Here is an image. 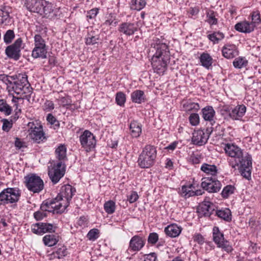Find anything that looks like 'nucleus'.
Returning <instances> with one entry per match:
<instances>
[{"label": "nucleus", "instance_id": "1", "mask_svg": "<svg viewBox=\"0 0 261 261\" xmlns=\"http://www.w3.org/2000/svg\"><path fill=\"white\" fill-rule=\"evenodd\" d=\"M149 52L154 53L151 59V65L155 72L163 74L167 69L170 54L168 46L163 40L155 38L151 42Z\"/></svg>", "mask_w": 261, "mask_h": 261}, {"label": "nucleus", "instance_id": "2", "mask_svg": "<svg viewBox=\"0 0 261 261\" xmlns=\"http://www.w3.org/2000/svg\"><path fill=\"white\" fill-rule=\"evenodd\" d=\"M224 150L229 156L234 159L235 164L232 165V167L238 166L241 175L249 179L251 177L252 169L251 156L248 153L244 155L240 147L233 144H227Z\"/></svg>", "mask_w": 261, "mask_h": 261}, {"label": "nucleus", "instance_id": "3", "mask_svg": "<svg viewBox=\"0 0 261 261\" xmlns=\"http://www.w3.org/2000/svg\"><path fill=\"white\" fill-rule=\"evenodd\" d=\"M75 189L71 185H66L62 187L60 193L50 201V213H62L68 206Z\"/></svg>", "mask_w": 261, "mask_h": 261}, {"label": "nucleus", "instance_id": "4", "mask_svg": "<svg viewBox=\"0 0 261 261\" xmlns=\"http://www.w3.org/2000/svg\"><path fill=\"white\" fill-rule=\"evenodd\" d=\"M58 229L56 226L50 224V247L57 245L56 247L50 249V260L56 258H61L66 255V249L61 243V237L58 232L55 233Z\"/></svg>", "mask_w": 261, "mask_h": 261}, {"label": "nucleus", "instance_id": "5", "mask_svg": "<svg viewBox=\"0 0 261 261\" xmlns=\"http://www.w3.org/2000/svg\"><path fill=\"white\" fill-rule=\"evenodd\" d=\"M156 156L155 148L152 145H146L139 155L138 164L142 168H149L154 164Z\"/></svg>", "mask_w": 261, "mask_h": 261}, {"label": "nucleus", "instance_id": "6", "mask_svg": "<svg viewBox=\"0 0 261 261\" xmlns=\"http://www.w3.org/2000/svg\"><path fill=\"white\" fill-rule=\"evenodd\" d=\"M20 191L16 188H7L0 193V205L17 202L20 197Z\"/></svg>", "mask_w": 261, "mask_h": 261}, {"label": "nucleus", "instance_id": "7", "mask_svg": "<svg viewBox=\"0 0 261 261\" xmlns=\"http://www.w3.org/2000/svg\"><path fill=\"white\" fill-rule=\"evenodd\" d=\"M24 178L25 185L29 191L39 193L43 190V181L39 176L31 173L26 175Z\"/></svg>", "mask_w": 261, "mask_h": 261}, {"label": "nucleus", "instance_id": "8", "mask_svg": "<svg viewBox=\"0 0 261 261\" xmlns=\"http://www.w3.org/2000/svg\"><path fill=\"white\" fill-rule=\"evenodd\" d=\"M34 40L35 47L32 51V56L34 58H46L47 48L44 40L40 35H36Z\"/></svg>", "mask_w": 261, "mask_h": 261}, {"label": "nucleus", "instance_id": "9", "mask_svg": "<svg viewBox=\"0 0 261 261\" xmlns=\"http://www.w3.org/2000/svg\"><path fill=\"white\" fill-rule=\"evenodd\" d=\"M79 139L82 147L87 152L93 149L96 145L95 137L89 130H85Z\"/></svg>", "mask_w": 261, "mask_h": 261}, {"label": "nucleus", "instance_id": "10", "mask_svg": "<svg viewBox=\"0 0 261 261\" xmlns=\"http://www.w3.org/2000/svg\"><path fill=\"white\" fill-rule=\"evenodd\" d=\"M213 240L219 248H222L224 251L229 253L232 250V246L229 243L224 240V235L221 233L218 227L213 228Z\"/></svg>", "mask_w": 261, "mask_h": 261}, {"label": "nucleus", "instance_id": "11", "mask_svg": "<svg viewBox=\"0 0 261 261\" xmlns=\"http://www.w3.org/2000/svg\"><path fill=\"white\" fill-rule=\"evenodd\" d=\"M12 85L13 90L16 94L20 95L21 98L30 101L32 94V89L30 88V85L21 84L19 82L15 81Z\"/></svg>", "mask_w": 261, "mask_h": 261}, {"label": "nucleus", "instance_id": "12", "mask_svg": "<svg viewBox=\"0 0 261 261\" xmlns=\"http://www.w3.org/2000/svg\"><path fill=\"white\" fill-rule=\"evenodd\" d=\"M22 40L19 38L15 40L14 43L7 46L5 49L6 55L10 59L16 61L19 60L20 57V48Z\"/></svg>", "mask_w": 261, "mask_h": 261}, {"label": "nucleus", "instance_id": "13", "mask_svg": "<svg viewBox=\"0 0 261 261\" xmlns=\"http://www.w3.org/2000/svg\"><path fill=\"white\" fill-rule=\"evenodd\" d=\"M201 187L210 193H216L220 191L221 184L214 177H204L202 179Z\"/></svg>", "mask_w": 261, "mask_h": 261}, {"label": "nucleus", "instance_id": "14", "mask_svg": "<svg viewBox=\"0 0 261 261\" xmlns=\"http://www.w3.org/2000/svg\"><path fill=\"white\" fill-rule=\"evenodd\" d=\"M28 126L31 131L29 133V136L31 139L37 143H40L41 141L45 138L41 125L38 123L35 124L34 122H29Z\"/></svg>", "mask_w": 261, "mask_h": 261}, {"label": "nucleus", "instance_id": "15", "mask_svg": "<svg viewBox=\"0 0 261 261\" xmlns=\"http://www.w3.org/2000/svg\"><path fill=\"white\" fill-rule=\"evenodd\" d=\"M65 171L66 165L65 163L58 162L53 167V173L50 176V179L54 184H57L64 176Z\"/></svg>", "mask_w": 261, "mask_h": 261}, {"label": "nucleus", "instance_id": "16", "mask_svg": "<svg viewBox=\"0 0 261 261\" xmlns=\"http://www.w3.org/2000/svg\"><path fill=\"white\" fill-rule=\"evenodd\" d=\"M24 5L30 12L42 14L46 11L42 0H25Z\"/></svg>", "mask_w": 261, "mask_h": 261}, {"label": "nucleus", "instance_id": "17", "mask_svg": "<svg viewBox=\"0 0 261 261\" xmlns=\"http://www.w3.org/2000/svg\"><path fill=\"white\" fill-rule=\"evenodd\" d=\"M208 133L206 134L203 130L199 129L195 131L193 134L192 138V142L194 144L199 146L202 145L206 143L208 138Z\"/></svg>", "mask_w": 261, "mask_h": 261}, {"label": "nucleus", "instance_id": "18", "mask_svg": "<svg viewBox=\"0 0 261 261\" xmlns=\"http://www.w3.org/2000/svg\"><path fill=\"white\" fill-rule=\"evenodd\" d=\"M246 112V107L244 105H240L229 111V116L233 120H241Z\"/></svg>", "mask_w": 261, "mask_h": 261}, {"label": "nucleus", "instance_id": "19", "mask_svg": "<svg viewBox=\"0 0 261 261\" xmlns=\"http://www.w3.org/2000/svg\"><path fill=\"white\" fill-rule=\"evenodd\" d=\"M144 244V240L142 237L135 236L130 240L129 247L133 251H139L143 247Z\"/></svg>", "mask_w": 261, "mask_h": 261}, {"label": "nucleus", "instance_id": "20", "mask_svg": "<svg viewBox=\"0 0 261 261\" xmlns=\"http://www.w3.org/2000/svg\"><path fill=\"white\" fill-rule=\"evenodd\" d=\"M234 29L238 32L244 33H249L253 32L254 30L252 24L246 20L242 21L237 23Z\"/></svg>", "mask_w": 261, "mask_h": 261}, {"label": "nucleus", "instance_id": "21", "mask_svg": "<svg viewBox=\"0 0 261 261\" xmlns=\"http://www.w3.org/2000/svg\"><path fill=\"white\" fill-rule=\"evenodd\" d=\"M136 24L130 22H124L120 25L119 31L124 34L130 36L137 31Z\"/></svg>", "mask_w": 261, "mask_h": 261}, {"label": "nucleus", "instance_id": "22", "mask_svg": "<svg viewBox=\"0 0 261 261\" xmlns=\"http://www.w3.org/2000/svg\"><path fill=\"white\" fill-rule=\"evenodd\" d=\"M223 57L226 59H232L238 55L236 46L233 44L224 45L222 49Z\"/></svg>", "mask_w": 261, "mask_h": 261}, {"label": "nucleus", "instance_id": "23", "mask_svg": "<svg viewBox=\"0 0 261 261\" xmlns=\"http://www.w3.org/2000/svg\"><path fill=\"white\" fill-rule=\"evenodd\" d=\"M31 229L34 233L43 235L49 231V223L39 222L34 224L31 226Z\"/></svg>", "mask_w": 261, "mask_h": 261}, {"label": "nucleus", "instance_id": "24", "mask_svg": "<svg viewBox=\"0 0 261 261\" xmlns=\"http://www.w3.org/2000/svg\"><path fill=\"white\" fill-rule=\"evenodd\" d=\"M55 153L56 158L59 161V162L65 163V161L67 160V147L65 144H59L56 148Z\"/></svg>", "mask_w": 261, "mask_h": 261}, {"label": "nucleus", "instance_id": "25", "mask_svg": "<svg viewBox=\"0 0 261 261\" xmlns=\"http://www.w3.org/2000/svg\"><path fill=\"white\" fill-rule=\"evenodd\" d=\"M10 11V7L5 5L0 6V22L1 23L9 22Z\"/></svg>", "mask_w": 261, "mask_h": 261}, {"label": "nucleus", "instance_id": "26", "mask_svg": "<svg viewBox=\"0 0 261 261\" xmlns=\"http://www.w3.org/2000/svg\"><path fill=\"white\" fill-rule=\"evenodd\" d=\"M181 231V228L176 224L168 225L164 230L165 233L171 238H175L179 236Z\"/></svg>", "mask_w": 261, "mask_h": 261}, {"label": "nucleus", "instance_id": "27", "mask_svg": "<svg viewBox=\"0 0 261 261\" xmlns=\"http://www.w3.org/2000/svg\"><path fill=\"white\" fill-rule=\"evenodd\" d=\"M202 117L205 121H208L212 123L214 117L215 115V111L212 106H206L202 110Z\"/></svg>", "mask_w": 261, "mask_h": 261}, {"label": "nucleus", "instance_id": "28", "mask_svg": "<svg viewBox=\"0 0 261 261\" xmlns=\"http://www.w3.org/2000/svg\"><path fill=\"white\" fill-rule=\"evenodd\" d=\"M212 205V203L210 201H204L198 208V211L205 217H210L214 210Z\"/></svg>", "mask_w": 261, "mask_h": 261}, {"label": "nucleus", "instance_id": "29", "mask_svg": "<svg viewBox=\"0 0 261 261\" xmlns=\"http://www.w3.org/2000/svg\"><path fill=\"white\" fill-rule=\"evenodd\" d=\"M200 62L202 66L209 69L212 66L213 58L208 53H203L199 57Z\"/></svg>", "mask_w": 261, "mask_h": 261}, {"label": "nucleus", "instance_id": "30", "mask_svg": "<svg viewBox=\"0 0 261 261\" xmlns=\"http://www.w3.org/2000/svg\"><path fill=\"white\" fill-rule=\"evenodd\" d=\"M129 128L133 137L137 138L140 136L142 129L141 125L138 122L136 121H132L130 123Z\"/></svg>", "mask_w": 261, "mask_h": 261}, {"label": "nucleus", "instance_id": "31", "mask_svg": "<svg viewBox=\"0 0 261 261\" xmlns=\"http://www.w3.org/2000/svg\"><path fill=\"white\" fill-rule=\"evenodd\" d=\"M131 99L133 102L141 103L144 101V92L142 90H135L131 94Z\"/></svg>", "mask_w": 261, "mask_h": 261}, {"label": "nucleus", "instance_id": "32", "mask_svg": "<svg viewBox=\"0 0 261 261\" xmlns=\"http://www.w3.org/2000/svg\"><path fill=\"white\" fill-rule=\"evenodd\" d=\"M201 170L206 174L215 175L217 173V168L214 165L204 163L201 167Z\"/></svg>", "mask_w": 261, "mask_h": 261}, {"label": "nucleus", "instance_id": "33", "mask_svg": "<svg viewBox=\"0 0 261 261\" xmlns=\"http://www.w3.org/2000/svg\"><path fill=\"white\" fill-rule=\"evenodd\" d=\"M216 214L218 217L226 221H230L231 220V212L228 208H225L224 210L217 211Z\"/></svg>", "mask_w": 261, "mask_h": 261}, {"label": "nucleus", "instance_id": "34", "mask_svg": "<svg viewBox=\"0 0 261 261\" xmlns=\"http://www.w3.org/2000/svg\"><path fill=\"white\" fill-rule=\"evenodd\" d=\"M0 112H3L6 115H9L11 114V107L7 103L4 99H0Z\"/></svg>", "mask_w": 261, "mask_h": 261}, {"label": "nucleus", "instance_id": "35", "mask_svg": "<svg viewBox=\"0 0 261 261\" xmlns=\"http://www.w3.org/2000/svg\"><path fill=\"white\" fill-rule=\"evenodd\" d=\"M248 61L245 58L239 57L234 59L233 62V66L236 68H242L247 65Z\"/></svg>", "mask_w": 261, "mask_h": 261}, {"label": "nucleus", "instance_id": "36", "mask_svg": "<svg viewBox=\"0 0 261 261\" xmlns=\"http://www.w3.org/2000/svg\"><path fill=\"white\" fill-rule=\"evenodd\" d=\"M208 38L214 43H218L219 41L222 40L224 37V34L220 32H215L208 35Z\"/></svg>", "mask_w": 261, "mask_h": 261}, {"label": "nucleus", "instance_id": "37", "mask_svg": "<svg viewBox=\"0 0 261 261\" xmlns=\"http://www.w3.org/2000/svg\"><path fill=\"white\" fill-rule=\"evenodd\" d=\"M184 108L187 112H196L200 109L198 103L192 102H187L184 104Z\"/></svg>", "mask_w": 261, "mask_h": 261}, {"label": "nucleus", "instance_id": "38", "mask_svg": "<svg viewBox=\"0 0 261 261\" xmlns=\"http://www.w3.org/2000/svg\"><path fill=\"white\" fill-rule=\"evenodd\" d=\"M146 2L140 0H132L130 8L133 10H140L146 5Z\"/></svg>", "mask_w": 261, "mask_h": 261}, {"label": "nucleus", "instance_id": "39", "mask_svg": "<svg viewBox=\"0 0 261 261\" xmlns=\"http://www.w3.org/2000/svg\"><path fill=\"white\" fill-rule=\"evenodd\" d=\"M251 17L252 21L250 22L252 24L254 28H255L261 22L259 12L258 11L252 12L251 14Z\"/></svg>", "mask_w": 261, "mask_h": 261}, {"label": "nucleus", "instance_id": "40", "mask_svg": "<svg viewBox=\"0 0 261 261\" xmlns=\"http://www.w3.org/2000/svg\"><path fill=\"white\" fill-rule=\"evenodd\" d=\"M98 39V35H94V32H91L87 35L86 43L87 45H93L97 43Z\"/></svg>", "mask_w": 261, "mask_h": 261}, {"label": "nucleus", "instance_id": "41", "mask_svg": "<svg viewBox=\"0 0 261 261\" xmlns=\"http://www.w3.org/2000/svg\"><path fill=\"white\" fill-rule=\"evenodd\" d=\"M235 188L232 185H227L225 186L221 193L222 196L224 198H228L230 195L234 193Z\"/></svg>", "mask_w": 261, "mask_h": 261}, {"label": "nucleus", "instance_id": "42", "mask_svg": "<svg viewBox=\"0 0 261 261\" xmlns=\"http://www.w3.org/2000/svg\"><path fill=\"white\" fill-rule=\"evenodd\" d=\"M105 211L109 214H112L115 211V203L112 200L108 201L104 204Z\"/></svg>", "mask_w": 261, "mask_h": 261}, {"label": "nucleus", "instance_id": "43", "mask_svg": "<svg viewBox=\"0 0 261 261\" xmlns=\"http://www.w3.org/2000/svg\"><path fill=\"white\" fill-rule=\"evenodd\" d=\"M14 37V31L12 30H9L4 36V41L6 44H9L12 42Z\"/></svg>", "mask_w": 261, "mask_h": 261}, {"label": "nucleus", "instance_id": "44", "mask_svg": "<svg viewBox=\"0 0 261 261\" xmlns=\"http://www.w3.org/2000/svg\"><path fill=\"white\" fill-rule=\"evenodd\" d=\"M115 99L117 105L122 106L124 105L126 101L125 95L122 92H119L116 94Z\"/></svg>", "mask_w": 261, "mask_h": 261}, {"label": "nucleus", "instance_id": "45", "mask_svg": "<svg viewBox=\"0 0 261 261\" xmlns=\"http://www.w3.org/2000/svg\"><path fill=\"white\" fill-rule=\"evenodd\" d=\"M2 122H3L2 129L6 132H8L12 127V121H9L7 119H3Z\"/></svg>", "mask_w": 261, "mask_h": 261}, {"label": "nucleus", "instance_id": "46", "mask_svg": "<svg viewBox=\"0 0 261 261\" xmlns=\"http://www.w3.org/2000/svg\"><path fill=\"white\" fill-rule=\"evenodd\" d=\"M190 124L192 125L196 126L199 123V117L198 114L193 113L191 114L189 118Z\"/></svg>", "mask_w": 261, "mask_h": 261}, {"label": "nucleus", "instance_id": "47", "mask_svg": "<svg viewBox=\"0 0 261 261\" xmlns=\"http://www.w3.org/2000/svg\"><path fill=\"white\" fill-rule=\"evenodd\" d=\"M99 230L94 228L90 230L87 234V237L90 240H95L99 237Z\"/></svg>", "mask_w": 261, "mask_h": 261}, {"label": "nucleus", "instance_id": "48", "mask_svg": "<svg viewBox=\"0 0 261 261\" xmlns=\"http://www.w3.org/2000/svg\"><path fill=\"white\" fill-rule=\"evenodd\" d=\"M207 21L210 24H216L217 23V19L216 18L213 11H210L207 13Z\"/></svg>", "mask_w": 261, "mask_h": 261}, {"label": "nucleus", "instance_id": "49", "mask_svg": "<svg viewBox=\"0 0 261 261\" xmlns=\"http://www.w3.org/2000/svg\"><path fill=\"white\" fill-rule=\"evenodd\" d=\"M18 80L17 82H19L21 84H25L27 85H30L28 80V75L25 72L18 73Z\"/></svg>", "mask_w": 261, "mask_h": 261}, {"label": "nucleus", "instance_id": "50", "mask_svg": "<svg viewBox=\"0 0 261 261\" xmlns=\"http://www.w3.org/2000/svg\"><path fill=\"white\" fill-rule=\"evenodd\" d=\"M47 216V213H44L40 210L35 212L34 213V217L37 221L41 220Z\"/></svg>", "mask_w": 261, "mask_h": 261}, {"label": "nucleus", "instance_id": "51", "mask_svg": "<svg viewBox=\"0 0 261 261\" xmlns=\"http://www.w3.org/2000/svg\"><path fill=\"white\" fill-rule=\"evenodd\" d=\"M59 103L63 107L70 106L71 105L72 101L69 96L61 97L59 100Z\"/></svg>", "mask_w": 261, "mask_h": 261}, {"label": "nucleus", "instance_id": "52", "mask_svg": "<svg viewBox=\"0 0 261 261\" xmlns=\"http://www.w3.org/2000/svg\"><path fill=\"white\" fill-rule=\"evenodd\" d=\"M50 127L53 125L54 129H58L60 126L59 122L57 119L50 114Z\"/></svg>", "mask_w": 261, "mask_h": 261}, {"label": "nucleus", "instance_id": "53", "mask_svg": "<svg viewBox=\"0 0 261 261\" xmlns=\"http://www.w3.org/2000/svg\"><path fill=\"white\" fill-rule=\"evenodd\" d=\"M158 239V234L156 233L152 232L149 234L148 242L150 244H154L157 242Z\"/></svg>", "mask_w": 261, "mask_h": 261}, {"label": "nucleus", "instance_id": "54", "mask_svg": "<svg viewBox=\"0 0 261 261\" xmlns=\"http://www.w3.org/2000/svg\"><path fill=\"white\" fill-rule=\"evenodd\" d=\"M99 9L98 8L92 9L87 12V17L89 19L94 18L98 13Z\"/></svg>", "mask_w": 261, "mask_h": 261}, {"label": "nucleus", "instance_id": "55", "mask_svg": "<svg viewBox=\"0 0 261 261\" xmlns=\"http://www.w3.org/2000/svg\"><path fill=\"white\" fill-rule=\"evenodd\" d=\"M192 185H190L189 186H183L181 187V189L180 190V194L182 197H184L185 198H187V194H188V190L189 189H191L192 187Z\"/></svg>", "mask_w": 261, "mask_h": 261}, {"label": "nucleus", "instance_id": "56", "mask_svg": "<svg viewBox=\"0 0 261 261\" xmlns=\"http://www.w3.org/2000/svg\"><path fill=\"white\" fill-rule=\"evenodd\" d=\"M156 253L152 252L145 255L144 261H155L156 259Z\"/></svg>", "mask_w": 261, "mask_h": 261}, {"label": "nucleus", "instance_id": "57", "mask_svg": "<svg viewBox=\"0 0 261 261\" xmlns=\"http://www.w3.org/2000/svg\"><path fill=\"white\" fill-rule=\"evenodd\" d=\"M138 198L139 196L137 193L135 191H133L130 195L128 197V200L130 203H133L136 201Z\"/></svg>", "mask_w": 261, "mask_h": 261}, {"label": "nucleus", "instance_id": "58", "mask_svg": "<svg viewBox=\"0 0 261 261\" xmlns=\"http://www.w3.org/2000/svg\"><path fill=\"white\" fill-rule=\"evenodd\" d=\"M15 146L16 147V148L19 149L26 147V146L25 145V143L21 141L20 139H19L18 138H15Z\"/></svg>", "mask_w": 261, "mask_h": 261}, {"label": "nucleus", "instance_id": "59", "mask_svg": "<svg viewBox=\"0 0 261 261\" xmlns=\"http://www.w3.org/2000/svg\"><path fill=\"white\" fill-rule=\"evenodd\" d=\"M9 78L10 77L7 75L4 74H0V80L2 81L6 84H10L12 85L13 82L10 80Z\"/></svg>", "mask_w": 261, "mask_h": 261}, {"label": "nucleus", "instance_id": "60", "mask_svg": "<svg viewBox=\"0 0 261 261\" xmlns=\"http://www.w3.org/2000/svg\"><path fill=\"white\" fill-rule=\"evenodd\" d=\"M40 210L44 213H47L48 214L49 213V203L46 201H44L40 206Z\"/></svg>", "mask_w": 261, "mask_h": 261}, {"label": "nucleus", "instance_id": "61", "mask_svg": "<svg viewBox=\"0 0 261 261\" xmlns=\"http://www.w3.org/2000/svg\"><path fill=\"white\" fill-rule=\"evenodd\" d=\"M194 241L199 244H202L204 242V238L200 234H197L194 237Z\"/></svg>", "mask_w": 261, "mask_h": 261}, {"label": "nucleus", "instance_id": "62", "mask_svg": "<svg viewBox=\"0 0 261 261\" xmlns=\"http://www.w3.org/2000/svg\"><path fill=\"white\" fill-rule=\"evenodd\" d=\"M22 99L21 97L18 98V97H16L14 96H13V98L12 99V102L14 104V106H16L15 111H17L18 100L20 99Z\"/></svg>", "mask_w": 261, "mask_h": 261}, {"label": "nucleus", "instance_id": "63", "mask_svg": "<svg viewBox=\"0 0 261 261\" xmlns=\"http://www.w3.org/2000/svg\"><path fill=\"white\" fill-rule=\"evenodd\" d=\"M191 160L192 161V163L195 164H198L200 162L199 159L195 156H191Z\"/></svg>", "mask_w": 261, "mask_h": 261}, {"label": "nucleus", "instance_id": "64", "mask_svg": "<svg viewBox=\"0 0 261 261\" xmlns=\"http://www.w3.org/2000/svg\"><path fill=\"white\" fill-rule=\"evenodd\" d=\"M198 12H199L198 9H197L196 8H194L191 9L190 13L192 15H196L197 14H198Z\"/></svg>", "mask_w": 261, "mask_h": 261}]
</instances>
